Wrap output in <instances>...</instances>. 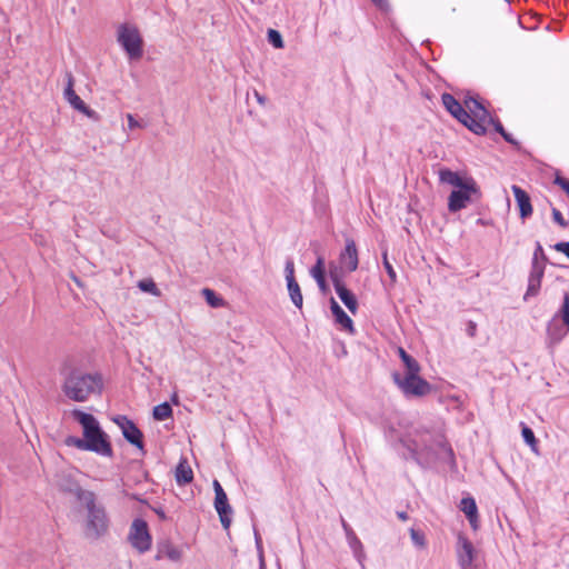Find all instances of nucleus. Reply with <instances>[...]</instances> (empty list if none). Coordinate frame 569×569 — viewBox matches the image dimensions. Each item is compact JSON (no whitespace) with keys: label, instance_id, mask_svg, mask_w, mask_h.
<instances>
[{"label":"nucleus","instance_id":"40","mask_svg":"<svg viewBox=\"0 0 569 569\" xmlns=\"http://www.w3.org/2000/svg\"><path fill=\"white\" fill-rule=\"evenodd\" d=\"M466 331H467V335L469 337L473 338L476 336V333H477V325H476V322L469 321L468 325H467Z\"/></svg>","mask_w":569,"mask_h":569},{"label":"nucleus","instance_id":"50","mask_svg":"<svg viewBox=\"0 0 569 569\" xmlns=\"http://www.w3.org/2000/svg\"><path fill=\"white\" fill-rule=\"evenodd\" d=\"M154 511L157 512V515H158L161 519H164V518H166L164 512H163L162 510H160V509H156Z\"/></svg>","mask_w":569,"mask_h":569},{"label":"nucleus","instance_id":"3","mask_svg":"<svg viewBox=\"0 0 569 569\" xmlns=\"http://www.w3.org/2000/svg\"><path fill=\"white\" fill-rule=\"evenodd\" d=\"M102 388V376L98 372H84L73 368L64 373L62 391L72 401L84 402L92 395H100Z\"/></svg>","mask_w":569,"mask_h":569},{"label":"nucleus","instance_id":"28","mask_svg":"<svg viewBox=\"0 0 569 569\" xmlns=\"http://www.w3.org/2000/svg\"><path fill=\"white\" fill-rule=\"evenodd\" d=\"M201 293L210 307L219 308L224 306V300L221 297L217 296L213 290L204 288L202 289Z\"/></svg>","mask_w":569,"mask_h":569},{"label":"nucleus","instance_id":"30","mask_svg":"<svg viewBox=\"0 0 569 569\" xmlns=\"http://www.w3.org/2000/svg\"><path fill=\"white\" fill-rule=\"evenodd\" d=\"M138 288L141 291L148 292L154 297H160V295H161V291L158 289L157 284L154 283V281L152 279L140 280L138 282Z\"/></svg>","mask_w":569,"mask_h":569},{"label":"nucleus","instance_id":"33","mask_svg":"<svg viewBox=\"0 0 569 569\" xmlns=\"http://www.w3.org/2000/svg\"><path fill=\"white\" fill-rule=\"evenodd\" d=\"M268 41L277 49H282L284 46L280 32L274 29L268 30Z\"/></svg>","mask_w":569,"mask_h":569},{"label":"nucleus","instance_id":"18","mask_svg":"<svg viewBox=\"0 0 569 569\" xmlns=\"http://www.w3.org/2000/svg\"><path fill=\"white\" fill-rule=\"evenodd\" d=\"M511 190L516 198L521 219H527L532 214L533 211L529 194L523 189L516 184L511 187Z\"/></svg>","mask_w":569,"mask_h":569},{"label":"nucleus","instance_id":"43","mask_svg":"<svg viewBox=\"0 0 569 569\" xmlns=\"http://www.w3.org/2000/svg\"><path fill=\"white\" fill-rule=\"evenodd\" d=\"M538 256L543 257V249H542V247H541V244L539 242L537 243V248H536V251H535L533 262L532 263H537Z\"/></svg>","mask_w":569,"mask_h":569},{"label":"nucleus","instance_id":"6","mask_svg":"<svg viewBox=\"0 0 569 569\" xmlns=\"http://www.w3.org/2000/svg\"><path fill=\"white\" fill-rule=\"evenodd\" d=\"M118 41L131 59L142 57V38L136 27L122 24L118 29Z\"/></svg>","mask_w":569,"mask_h":569},{"label":"nucleus","instance_id":"24","mask_svg":"<svg viewBox=\"0 0 569 569\" xmlns=\"http://www.w3.org/2000/svg\"><path fill=\"white\" fill-rule=\"evenodd\" d=\"M346 538H347V541H348V545H349L350 549L352 550V553H353L355 558L358 560V562L360 565H362L363 560L366 558V553H365V549H363L362 542L357 537L355 531L349 532L348 535H346Z\"/></svg>","mask_w":569,"mask_h":569},{"label":"nucleus","instance_id":"12","mask_svg":"<svg viewBox=\"0 0 569 569\" xmlns=\"http://www.w3.org/2000/svg\"><path fill=\"white\" fill-rule=\"evenodd\" d=\"M113 421L119 426L122 431V436L128 442L136 446L138 449L143 450V435L130 419L124 416H118Z\"/></svg>","mask_w":569,"mask_h":569},{"label":"nucleus","instance_id":"34","mask_svg":"<svg viewBox=\"0 0 569 569\" xmlns=\"http://www.w3.org/2000/svg\"><path fill=\"white\" fill-rule=\"evenodd\" d=\"M382 262H383V267L390 278L391 283L395 284L397 281V273L388 259V253L386 250L382 252Z\"/></svg>","mask_w":569,"mask_h":569},{"label":"nucleus","instance_id":"45","mask_svg":"<svg viewBox=\"0 0 569 569\" xmlns=\"http://www.w3.org/2000/svg\"><path fill=\"white\" fill-rule=\"evenodd\" d=\"M254 97L259 104L264 106L266 104V97L261 96L258 91H254Z\"/></svg>","mask_w":569,"mask_h":569},{"label":"nucleus","instance_id":"8","mask_svg":"<svg viewBox=\"0 0 569 569\" xmlns=\"http://www.w3.org/2000/svg\"><path fill=\"white\" fill-rule=\"evenodd\" d=\"M548 337L552 343L559 342L569 332V293L566 292L559 315L548 325Z\"/></svg>","mask_w":569,"mask_h":569},{"label":"nucleus","instance_id":"5","mask_svg":"<svg viewBox=\"0 0 569 569\" xmlns=\"http://www.w3.org/2000/svg\"><path fill=\"white\" fill-rule=\"evenodd\" d=\"M465 109L469 112V121L465 124L476 134H483L487 130V123L491 122V117L482 103L469 97L465 99Z\"/></svg>","mask_w":569,"mask_h":569},{"label":"nucleus","instance_id":"47","mask_svg":"<svg viewBox=\"0 0 569 569\" xmlns=\"http://www.w3.org/2000/svg\"><path fill=\"white\" fill-rule=\"evenodd\" d=\"M214 493L224 491L218 480L213 481Z\"/></svg>","mask_w":569,"mask_h":569},{"label":"nucleus","instance_id":"35","mask_svg":"<svg viewBox=\"0 0 569 569\" xmlns=\"http://www.w3.org/2000/svg\"><path fill=\"white\" fill-rule=\"evenodd\" d=\"M410 537L412 539V542L420 547V548H423L426 546V541H425V536L419 532L418 530L411 528L410 529Z\"/></svg>","mask_w":569,"mask_h":569},{"label":"nucleus","instance_id":"36","mask_svg":"<svg viewBox=\"0 0 569 569\" xmlns=\"http://www.w3.org/2000/svg\"><path fill=\"white\" fill-rule=\"evenodd\" d=\"M284 272H286V280H287V282H289L291 280H296L295 279V264H293L292 260H288L286 262Z\"/></svg>","mask_w":569,"mask_h":569},{"label":"nucleus","instance_id":"7","mask_svg":"<svg viewBox=\"0 0 569 569\" xmlns=\"http://www.w3.org/2000/svg\"><path fill=\"white\" fill-rule=\"evenodd\" d=\"M395 383L407 397H423L431 391L430 383L419 375L401 376L398 372L392 375Z\"/></svg>","mask_w":569,"mask_h":569},{"label":"nucleus","instance_id":"9","mask_svg":"<svg viewBox=\"0 0 569 569\" xmlns=\"http://www.w3.org/2000/svg\"><path fill=\"white\" fill-rule=\"evenodd\" d=\"M128 540L131 546L140 553L151 548V536L149 533L148 523L142 519H136L131 523Z\"/></svg>","mask_w":569,"mask_h":569},{"label":"nucleus","instance_id":"1","mask_svg":"<svg viewBox=\"0 0 569 569\" xmlns=\"http://www.w3.org/2000/svg\"><path fill=\"white\" fill-rule=\"evenodd\" d=\"M405 443L420 463H429L436 459H453V451L441 429H415L408 433Z\"/></svg>","mask_w":569,"mask_h":569},{"label":"nucleus","instance_id":"41","mask_svg":"<svg viewBox=\"0 0 569 569\" xmlns=\"http://www.w3.org/2000/svg\"><path fill=\"white\" fill-rule=\"evenodd\" d=\"M555 182L569 193V181L568 180L558 177Z\"/></svg>","mask_w":569,"mask_h":569},{"label":"nucleus","instance_id":"52","mask_svg":"<svg viewBox=\"0 0 569 569\" xmlns=\"http://www.w3.org/2000/svg\"><path fill=\"white\" fill-rule=\"evenodd\" d=\"M172 401H173L174 403H178V397H177V395H174V396L172 397Z\"/></svg>","mask_w":569,"mask_h":569},{"label":"nucleus","instance_id":"25","mask_svg":"<svg viewBox=\"0 0 569 569\" xmlns=\"http://www.w3.org/2000/svg\"><path fill=\"white\" fill-rule=\"evenodd\" d=\"M193 479V472L191 467L188 465L186 459L180 460L176 468V480L181 485L191 482Z\"/></svg>","mask_w":569,"mask_h":569},{"label":"nucleus","instance_id":"42","mask_svg":"<svg viewBox=\"0 0 569 569\" xmlns=\"http://www.w3.org/2000/svg\"><path fill=\"white\" fill-rule=\"evenodd\" d=\"M488 124H493L495 130L497 132H499L501 136H502V132H506V130L503 129L502 124L499 121H495L492 118H491V122H488L487 126Z\"/></svg>","mask_w":569,"mask_h":569},{"label":"nucleus","instance_id":"17","mask_svg":"<svg viewBox=\"0 0 569 569\" xmlns=\"http://www.w3.org/2000/svg\"><path fill=\"white\" fill-rule=\"evenodd\" d=\"M214 508L219 515L222 527L229 529L231 523L229 515L232 512V509L228 503V497L224 491L216 493Z\"/></svg>","mask_w":569,"mask_h":569},{"label":"nucleus","instance_id":"51","mask_svg":"<svg viewBox=\"0 0 569 569\" xmlns=\"http://www.w3.org/2000/svg\"><path fill=\"white\" fill-rule=\"evenodd\" d=\"M377 6L382 7L386 0H372Z\"/></svg>","mask_w":569,"mask_h":569},{"label":"nucleus","instance_id":"10","mask_svg":"<svg viewBox=\"0 0 569 569\" xmlns=\"http://www.w3.org/2000/svg\"><path fill=\"white\" fill-rule=\"evenodd\" d=\"M66 78H67V87H66L64 92H63L64 99L76 110H78L79 112L86 114L88 118H90V119H92L94 121H98L99 120V114L94 110L90 109L82 101V99L74 92V90H73V84H74L73 76L70 72H67Z\"/></svg>","mask_w":569,"mask_h":569},{"label":"nucleus","instance_id":"38","mask_svg":"<svg viewBox=\"0 0 569 569\" xmlns=\"http://www.w3.org/2000/svg\"><path fill=\"white\" fill-rule=\"evenodd\" d=\"M552 217H553V220L560 224L561 227H567V222L565 221V219L562 218V214L559 210L557 209H553L552 210Z\"/></svg>","mask_w":569,"mask_h":569},{"label":"nucleus","instance_id":"14","mask_svg":"<svg viewBox=\"0 0 569 569\" xmlns=\"http://www.w3.org/2000/svg\"><path fill=\"white\" fill-rule=\"evenodd\" d=\"M332 282L335 290L351 313H356L358 310V301L356 296L345 286V283L337 277L332 276Z\"/></svg>","mask_w":569,"mask_h":569},{"label":"nucleus","instance_id":"13","mask_svg":"<svg viewBox=\"0 0 569 569\" xmlns=\"http://www.w3.org/2000/svg\"><path fill=\"white\" fill-rule=\"evenodd\" d=\"M457 555L459 565L462 569L471 567L476 556V550L471 541L463 535L458 536Z\"/></svg>","mask_w":569,"mask_h":569},{"label":"nucleus","instance_id":"27","mask_svg":"<svg viewBox=\"0 0 569 569\" xmlns=\"http://www.w3.org/2000/svg\"><path fill=\"white\" fill-rule=\"evenodd\" d=\"M287 286H288V291H289L291 301L293 302V305L296 307L301 308L303 298H302V293H301L298 282L296 280H291V281L287 282Z\"/></svg>","mask_w":569,"mask_h":569},{"label":"nucleus","instance_id":"16","mask_svg":"<svg viewBox=\"0 0 569 569\" xmlns=\"http://www.w3.org/2000/svg\"><path fill=\"white\" fill-rule=\"evenodd\" d=\"M340 263L348 271H355L358 268V250L353 240L348 239L346 241V248L340 253Z\"/></svg>","mask_w":569,"mask_h":569},{"label":"nucleus","instance_id":"15","mask_svg":"<svg viewBox=\"0 0 569 569\" xmlns=\"http://www.w3.org/2000/svg\"><path fill=\"white\" fill-rule=\"evenodd\" d=\"M441 99L446 109L462 124H467L470 117L469 112L465 109V106H462L459 101L455 99L453 96L449 93H443Z\"/></svg>","mask_w":569,"mask_h":569},{"label":"nucleus","instance_id":"23","mask_svg":"<svg viewBox=\"0 0 569 569\" xmlns=\"http://www.w3.org/2000/svg\"><path fill=\"white\" fill-rule=\"evenodd\" d=\"M162 558H168L173 562H178L182 558V550L172 545L171 542L167 541L159 547L158 552L156 555L157 560H160Z\"/></svg>","mask_w":569,"mask_h":569},{"label":"nucleus","instance_id":"49","mask_svg":"<svg viewBox=\"0 0 569 569\" xmlns=\"http://www.w3.org/2000/svg\"><path fill=\"white\" fill-rule=\"evenodd\" d=\"M502 137L506 141L510 143H516V141L511 138V136L508 132H502Z\"/></svg>","mask_w":569,"mask_h":569},{"label":"nucleus","instance_id":"26","mask_svg":"<svg viewBox=\"0 0 569 569\" xmlns=\"http://www.w3.org/2000/svg\"><path fill=\"white\" fill-rule=\"evenodd\" d=\"M311 276L317 281L318 286L321 290L326 289V279H325V259L322 257H318L316 264L310 270Z\"/></svg>","mask_w":569,"mask_h":569},{"label":"nucleus","instance_id":"44","mask_svg":"<svg viewBox=\"0 0 569 569\" xmlns=\"http://www.w3.org/2000/svg\"><path fill=\"white\" fill-rule=\"evenodd\" d=\"M341 526L346 535L353 531V529L348 525V522L343 518H341Z\"/></svg>","mask_w":569,"mask_h":569},{"label":"nucleus","instance_id":"11","mask_svg":"<svg viewBox=\"0 0 569 569\" xmlns=\"http://www.w3.org/2000/svg\"><path fill=\"white\" fill-rule=\"evenodd\" d=\"M473 194L479 196V188L475 180L472 181V189L469 187H460L458 190H453L448 199L449 211L457 212L466 208Z\"/></svg>","mask_w":569,"mask_h":569},{"label":"nucleus","instance_id":"2","mask_svg":"<svg viewBox=\"0 0 569 569\" xmlns=\"http://www.w3.org/2000/svg\"><path fill=\"white\" fill-rule=\"evenodd\" d=\"M71 416L82 426L83 438L69 436L66 438L64 443L79 450L91 451L99 456L111 458L113 456L111 442L96 417L79 409L72 410Z\"/></svg>","mask_w":569,"mask_h":569},{"label":"nucleus","instance_id":"46","mask_svg":"<svg viewBox=\"0 0 569 569\" xmlns=\"http://www.w3.org/2000/svg\"><path fill=\"white\" fill-rule=\"evenodd\" d=\"M399 357L401 358L402 362L408 358L410 355L406 352V350L401 347L398 348Z\"/></svg>","mask_w":569,"mask_h":569},{"label":"nucleus","instance_id":"48","mask_svg":"<svg viewBox=\"0 0 569 569\" xmlns=\"http://www.w3.org/2000/svg\"><path fill=\"white\" fill-rule=\"evenodd\" d=\"M397 516H398V518H399L400 520H402V521L408 520V515H407V512H405V511H398V512H397Z\"/></svg>","mask_w":569,"mask_h":569},{"label":"nucleus","instance_id":"29","mask_svg":"<svg viewBox=\"0 0 569 569\" xmlns=\"http://www.w3.org/2000/svg\"><path fill=\"white\" fill-rule=\"evenodd\" d=\"M152 415L158 421L166 420L172 416L171 406L168 402L160 403L153 408Z\"/></svg>","mask_w":569,"mask_h":569},{"label":"nucleus","instance_id":"22","mask_svg":"<svg viewBox=\"0 0 569 569\" xmlns=\"http://www.w3.org/2000/svg\"><path fill=\"white\" fill-rule=\"evenodd\" d=\"M460 509L476 530L478 528V509L475 499L471 497L463 498L460 502Z\"/></svg>","mask_w":569,"mask_h":569},{"label":"nucleus","instance_id":"39","mask_svg":"<svg viewBox=\"0 0 569 569\" xmlns=\"http://www.w3.org/2000/svg\"><path fill=\"white\" fill-rule=\"evenodd\" d=\"M127 119H128V126L130 129H136V128H141L142 126L140 124L139 121H137L134 119V117L130 113L127 114Z\"/></svg>","mask_w":569,"mask_h":569},{"label":"nucleus","instance_id":"19","mask_svg":"<svg viewBox=\"0 0 569 569\" xmlns=\"http://www.w3.org/2000/svg\"><path fill=\"white\" fill-rule=\"evenodd\" d=\"M439 179L441 182L457 188L469 187L472 189V178H461L457 172L451 171L450 169H441L439 171Z\"/></svg>","mask_w":569,"mask_h":569},{"label":"nucleus","instance_id":"37","mask_svg":"<svg viewBox=\"0 0 569 569\" xmlns=\"http://www.w3.org/2000/svg\"><path fill=\"white\" fill-rule=\"evenodd\" d=\"M555 250L567 256L569 259V242H558L553 246Z\"/></svg>","mask_w":569,"mask_h":569},{"label":"nucleus","instance_id":"32","mask_svg":"<svg viewBox=\"0 0 569 569\" xmlns=\"http://www.w3.org/2000/svg\"><path fill=\"white\" fill-rule=\"evenodd\" d=\"M403 365H405V368H406L405 376H416V375H419L420 366H419L418 361L415 358H412L411 356L406 358V360L403 361Z\"/></svg>","mask_w":569,"mask_h":569},{"label":"nucleus","instance_id":"4","mask_svg":"<svg viewBox=\"0 0 569 569\" xmlns=\"http://www.w3.org/2000/svg\"><path fill=\"white\" fill-rule=\"evenodd\" d=\"M74 493L88 511L86 536L91 539L103 536L108 530V517L104 507L97 503L96 495L92 491L77 488Z\"/></svg>","mask_w":569,"mask_h":569},{"label":"nucleus","instance_id":"21","mask_svg":"<svg viewBox=\"0 0 569 569\" xmlns=\"http://www.w3.org/2000/svg\"><path fill=\"white\" fill-rule=\"evenodd\" d=\"M330 309L335 317L336 323L340 325L349 332H353V322L351 318L343 311V309L333 298L330 299Z\"/></svg>","mask_w":569,"mask_h":569},{"label":"nucleus","instance_id":"31","mask_svg":"<svg viewBox=\"0 0 569 569\" xmlns=\"http://www.w3.org/2000/svg\"><path fill=\"white\" fill-rule=\"evenodd\" d=\"M521 432H522L523 440L531 447V450L533 452L538 453L537 440H536L533 431L529 427L522 425Z\"/></svg>","mask_w":569,"mask_h":569},{"label":"nucleus","instance_id":"53","mask_svg":"<svg viewBox=\"0 0 569 569\" xmlns=\"http://www.w3.org/2000/svg\"><path fill=\"white\" fill-rule=\"evenodd\" d=\"M427 443L431 445L432 443V438L427 437Z\"/></svg>","mask_w":569,"mask_h":569},{"label":"nucleus","instance_id":"20","mask_svg":"<svg viewBox=\"0 0 569 569\" xmlns=\"http://www.w3.org/2000/svg\"><path fill=\"white\" fill-rule=\"evenodd\" d=\"M542 276H543V268L538 266V263H532V270L529 276L528 288H527V292L525 295V299H528L529 297H535L538 295Z\"/></svg>","mask_w":569,"mask_h":569}]
</instances>
